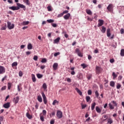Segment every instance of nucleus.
Here are the masks:
<instances>
[{"label": "nucleus", "mask_w": 124, "mask_h": 124, "mask_svg": "<svg viewBox=\"0 0 124 124\" xmlns=\"http://www.w3.org/2000/svg\"><path fill=\"white\" fill-rule=\"evenodd\" d=\"M55 115H56V112H55V111H53L49 114V116L50 118H53V117H54Z\"/></svg>", "instance_id": "obj_34"}, {"label": "nucleus", "mask_w": 124, "mask_h": 124, "mask_svg": "<svg viewBox=\"0 0 124 124\" xmlns=\"http://www.w3.org/2000/svg\"><path fill=\"white\" fill-rule=\"evenodd\" d=\"M30 1L29 0H23V2L26 3L27 5H30Z\"/></svg>", "instance_id": "obj_41"}, {"label": "nucleus", "mask_w": 124, "mask_h": 124, "mask_svg": "<svg viewBox=\"0 0 124 124\" xmlns=\"http://www.w3.org/2000/svg\"><path fill=\"white\" fill-rule=\"evenodd\" d=\"M47 9L48 11H52V7H51V6H47Z\"/></svg>", "instance_id": "obj_46"}, {"label": "nucleus", "mask_w": 124, "mask_h": 124, "mask_svg": "<svg viewBox=\"0 0 124 124\" xmlns=\"http://www.w3.org/2000/svg\"><path fill=\"white\" fill-rule=\"evenodd\" d=\"M87 93L89 95H91L92 94V90H89Z\"/></svg>", "instance_id": "obj_55"}, {"label": "nucleus", "mask_w": 124, "mask_h": 124, "mask_svg": "<svg viewBox=\"0 0 124 124\" xmlns=\"http://www.w3.org/2000/svg\"><path fill=\"white\" fill-rule=\"evenodd\" d=\"M1 31H5L6 30V24L4 25H2V27L0 29Z\"/></svg>", "instance_id": "obj_30"}, {"label": "nucleus", "mask_w": 124, "mask_h": 124, "mask_svg": "<svg viewBox=\"0 0 124 124\" xmlns=\"http://www.w3.org/2000/svg\"><path fill=\"white\" fill-rule=\"evenodd\" d=\"M92 77L93 76L92 75H89L87 76V78L88 80H91V79H92Z\"/></svg>", "instance_id": "obj_43"}, {"label": "nucleus", "mask_w": 124, "mask_h": 124, "mask_svg": "<svg viewBox=\"0 0 124 124\" xmlns=\"http://www.w3.org/2000/svg\"><path fill=\"white\" fill-rule=\"evenodd\" d=\"M27 49L28 50H31V49H32V45L31 43L28 44L27 46Z\"/></svg>", "instance_id": "obj_21"}, {"label": "nucleus", "mask_w": 124, "mask_h": 124, "mask_svg": "<svg viewBox=\"0 0 124 124\" xmlns=\"http://www.w3.org/2000/svg\"><path fill=\"white\" fill-rule=\"evenodd\" d=\"M6 86H3L1 89V91H4V90H6Z\"/></svg>", "instance_id": "obj_60"}, {"label": "nucleus", "mask_w": 124, "mask_h": 124, "mask_svg": "<svg viewBox=\"0 0 124 124\" xmlns=\"http://www.w3.org/2000/svg\"><path fill=\"white\" fill-rule=\"evenodd\" d=\"M6 78H7V76H5L4 77V78H3L1 79L2 82H3V81H4V80H5L6 79Z\"/></svg>", "instance_id": "obj_57"}, {"label": "nucleus", "mask_w": 124, "mask_h": 124, "mask_svg": "<svg viewBox=\"0 0 124 124\" xmlns=\"http://www.w3.org/2000/svg\"><path fill=\"white\" fill-rule=\"evenodd\" d=\"M86 12L88 15H92L93 14V12H92V11H91V10L89 9L86 10Z\"/></svg>", "instance_id": "obj_20"}, {"label": "nucleus", "mask_w": 124, "mask_h": 124, "mask_svg": "<svg viewBox=\"0 0 124 124\" xmlns=\"http://www.w3.org/2000/svg\"><path fill=\"white\" fill-rule=\"evenodd\" d=\"M60 40H61V38L58 37L56 39L54 40L53 43L54 44H58L59 42H60Z\"/></svg>", "instance_id": "obj_15"}, {"label": "nucleus", "mask_w": 124, "mask_h": 124, "mask_svg": "<svg viewBox=\"0 0 124 124\" xmlns=\"http://www.w3.org/2000/svg\"><path fill=\"white\" fill-rule=\"evenodd\" d=\"M3 107L6 109H8L10 107V103L7 102L3 105Z\"/></svg>", "instance_id": "obj_12"}, {"label": "nucleus", "mask_w": 124, "mask_h": 124, "mask_svg": "<svg viewBox=\"0 0 124 124\" xmlns=\"http://www.w3.org/2000/svg\"><path fill=\"white\" fill-rule=\"evenodd\" d=\"M40 119L41 121L44 122V117H43V116H41V114L40 115Z\"/></svg>", "instance_id": "obj_45"}, {"label": "nucleus", "mask_w": 124, "mask_h": 124, "mask_svg": "<svg viewBox=\"0 0 124 124\" xmlns=\"http://www.w3.org/2000/svg\"><path fill=\"white\" fill-rule=\"evenodd\" d=\"M112 76H113V80H115V79H116V78H117V77H118V75H116L115 72H113L112 73Z\"/></svg>", "instance_id": "obj_32"}, {"label": "nucleus", "mask_w": 124, "mask_h": 124, "mask_svg": "<svg viewBox=\"0 0 124 124\" xmlns=\"http://www.w3.org/2000/svg\"><path fill=\"white\" fill-rule=\"evenodd\" d=\"M42 95L43 98L44 103L45 104H47V98L46 97V96L44 92L42 93Z\"/></svg>", "instance_id": "obj_8"}, {"label": "nucleus", "mask_w": 124, "mask_h": 124, "mask_svg": "<svg viewBox=\"0 0 124 124\" xmlns=\"http://www.w3.org/2000/svg\"><path fill=\"white\" fill-rule=\"evenodd\" d=\"M95 110H96L97 113H101V109H100V108H99V107H96Z\"/></svg>", "instance_id": "obj_29"}, {"label": "nucleus", "mask_w": 124, "mask_h": 124, "mask_svg": "<svg viewBox=\"0 0 124 124\" xmlns=\"http://www.w3.org/2000/svg\"><path fill=\"white\" fill-rule=\"evenodd\" d=\"M14 99L15 104H17V103L19 102V96H16V98H14Z\"/></svg>", "instance_id": "obj_19"}, {"label": "nucleus", "mask_w": 124, "mask_h": 124, "mask_svg": "<svg viewBox=\"0 0 124 124\" xmlns=\"http://www.w3.org/2000/svg\"><path fill=\"white\" fill-rule=\"evenodd\" d=\"M15 25L14 24H11V22L8 21L7 22V27L9 30H12L14 28H15Z\"/></svg>", "instance_id": "obj_2"}, {"label": "nucleus", "mask_w": 124, "mask_h": 124, "mask_svg": "<svg viewBox=\"0 0 124 124\" xmlns=\"http://www.w3.org/2000/svg\"><path fill=\"white\" fill-rule=\"evenodd\" d=\"M113 124V120H112V118H108V119L107 124Z\"/></svg>", "instance_id": "obj_26"}, {"label": "nucleus", "mask_w": 124, "mask_h": 124, "mask_svg": "<svg viewBox=\"0 0 124 124\" xmlns=\"http://www.w3.org/2000/svg\"><path fill=\"white\" fill-rule=\"evenodd\" d=\"M52 26L53 27V28H57V24L56 23H52Z\"/></svg>", "instance_id": "obj_64"}, {"label": "nucleus", "mask_w": 124, "mask_h": 124, "mask_svg": "<svg viewBox=\"0 0 124 124\" xmlns=\"http://www.w3.org/2000/svg\"><path fill=\"white\" fill-rule=\"evenodd\" d=\"M41 62H42L43 63H44L45 62H47V60H46V59L45 58H43L42 59V61H41Z\"/></svg>", "instance_id": "obj_42"}, {"label": "nucleus", "mask_w": 124, "mask_h": 124, "mask_svg": "<svg viewBox=\"0 0 124 124\" xmlns=\"http://www.w3.org/2000/svg\"><path fill=\"white\" fill-rule=\"evenodd\" d=\"M75 51L76 53H77V55L78 56V57H80V58H82L83 57V53L81 52V51H80V49L76 48Z\"/></svg>", "instance_id": "obj_4"}, {"label": "nucleus", "mask_w": 124, "mask_h": 124, "mask_svg": "<svg viewBox=\"0 0 124 124\" xmlns=\"http://www.w3.org/2000/svg\"><path fill=\"white\" fill-rule=\"evenodd\" d=\"M5 73V68L2 66H0V74H3Z\"/></svg>", "instance_id": "obj_10"}, {"label": "nucleus", "mask_w": 124, "mask_h": 124, "mask_svg": "<svg viewBox=\"0 0 124 124\" xmlns=\"http://www.w3.org/2000/svg\"><path fill=\"white\" fill-rule=\"evenodd\" d=\"M59 65V64H58V63L55 62L53 64L52 67L54 69V70H57V69H58V66Z\"/></svg>", "instance_id": "obj_14"}, {"label": "nucleus", "mask_w": 124, "mask_h": 124, "mask_svg": "<svg viewBox=\"0 0 124 124\" xmlns=\"http://www.w3.org/2000/svg\"><path fill=\"white\" fill-rule=\"evenodd\" d=\"M122 79H123V76H119V77L118 78V80H119V81H121Z\"/></svg>", "instance_id": "obj_58"}, {"label": "nucleus", "mask_w": 124, "mask_h": 124, "mask_svg": "<svg viewBox=\"0 0 124 124\" xmlns=\"http://www.w3.org/2000/svg\"><path fill=\"white\" fill-rule=\"evenodd\" d=\"M17 65H18V63L17 62H14L12 64V67H14V66H17Z\"/></svg>", "instance_id": "obj_33"}, {"label": "nucleus", "mask_w": 124, "mask_h": 124, "mask_svg": "<svg viewBox=\"0 0 124 124\" xmlns=\"http://www.w3.org/2000/svg\"><path fill=\"white\" fill-rule=\"evenodd\" d=\"M33 59L34 61H37V60H38V57H37V56H36V55H35V56H34Z\"/></svg>", "instance_id": "obj_50"}, {"label": "nucleus", "mask_w": 124, "mask_h": 124, "mask_svg": "<svg viewBox=\"0 0 124 124\" xmlns=\"http://www.w3.org/2000/svg\"><path fill=\"white\" fill-rule=\"evenodd\" d=\"M111 103H112L113 105L111 103H109L108 106L111 110H113V109H115V107L114 106L117 107V106H118V104L117 103V102L115 101H112Z\"/></svg>", "instance_id": "obj_1"}, {"label": "nucleus", "mask_w": 124, "mask_h": 124, "mask_svg": "<svg viewBox=\"0 0 124 124\" xmlns=\"http://www.w3.org/2000/svg\"><path fill=\"white\" fill-rule=\"evenodd\" d=\"M7 85L8 90H10V89H11V87H12V83H11V82H8Z\"/></svg>", "instance_id": "obj_31"}, {"label": "nucleus", "mask_w": 124, "mask_h": 124, "mask_svg": "<svg viewBox=\"0 0 124 124\" xmlns=\"http://www.w3.org/2000/svg\"><path fill=\"white\" fill-rule=\"evenodd\" d=\"M95 71L96 74H100L101 71H102V69H101V67L96 66L95 67Z\"/></svg>", "instance_id": "obj_3"}, {"label": "nucleus", "mask_w": 124, "mask_h": 124, "mask_svg": "<svg viewBox=\"0 0 124 124\" xmlns=\"http://www.w3.org/2000/svg\"><path fill=\"white\" fill-rule=\"evenodd\" d=\"M70 17V14L69 13H68L63 16V18L65 20H68Z\"/></svg>", "instance_id": "obj_16"}, {"label": "nucleus", "mask_w": 124, "mask_h": 124, "mask_svg": "<svg viewBox=\"0 0 124 124\" xmlns=\"http://www.w3.org/2000/svg\"><path fill=\"white\" fill-rule=\"evenodd\" d=\"M81 66L83 67V69L87 67V65L85 63H82L81 64Z\"/></svg>", "instance_id": "obj_49"}, {"label": "nucleus", "mask_w": 124, "mask_h": 124, "mask_svg": "<svg viewBox=\"0 0 124 124\" xmlns=\"http://www.w3.org/2000/svg\"><path fill=\"white\" fill-rule=\"evenodd\" d=\"M101 32L103 33H105V32L106 31V28L104 26H102V29L101 30Z\"/></svg>", "instance_id": "obj_24"}, {"label": "nucleus", "mask_w": 124, "mask_h": 124, "mask_svg": "<svg viewBox=\"0 0 124 124\" xmlns=\"http://www.w3.org/2000/svg\"><path fill=\"white\" fill-rule=\"evenodd\" d=\"M50 124H55V120H51L50 122Z\"/></svg>", "instance_id": "obj_63"}, {"label": "nucleus", "mask_w": 124, "mask_h": 124, "mask_svg": "<svg viewBox=\"0 0 124 124\" xmlns=\"http://www.w3.org/2000/svg\"><path fill=\"white\" fill-rule=\"evenodd\" d=\"M120 33H121V34H123V33H124V29H121Z\"/></svg>", "instance_id": "obj_59"}, {"label": "nucleus", "mask_w": 124, "mask_h": 124, "mask_svg": "<svg viewBox=\"0 0 124 124\" xmlns=\"http://www.w3.org/2000/svg\"><path fill=\"white\" fill-rule=\"evenodd\" d=\"M26 117L29 119V120H31V119H32V116H31L29 112H27L26 113Z\"/></svg>", "instance_id": "obj_25"}, {"label": "nucleus", "mask_w": 124, "mask_h": 124, "mask_svg": "<svg viewBox=\"0 0 124 124\" xmlns=\"http://www.w3.org/2000/svg\"><path fill=\"white\" fill-rule=\"evenodd\" d=\"M111 30L110 29V28H108L107 30V35L108 36V37H110V36H111Z\"/></svg>", "instance_id": "obj_13"}, {"label": "nucleus", "mask_w": 124, "mask_h": 124, "mask_svg": "<svg viewBox=\"0 0 124 124\" xmlns=\"http://www.w3.org/2000/svg\"><path fill=\"white\" fill-rule=\"evenodd\" d=\"M77 77L79 79V80H82L83 79V75L80 73L77 75Z\"/></svg>", "instance_id": "obj_17"}, {"label": "nucleus", "mask_w": 124, "mask_h": 124, "mask_svg": "<svg viewBox=\"0 0 124 124\" xmlns=\"http://www.w3.org/2000/svg\"><path fill=\"white\" fill-rule=\"evenodd\" d=\"M62 16H63V14L62 13L58 15L57 17L58 18H61V17H62Z\"/></svg>", "instance_id": "obj_52"}, {"label": "nucleus", "mask_w": 124, "mask_h": 124, "mask_svg": "<svg viewBox=\"0 0 124 124\" xmlns=\"http://www.w3.org/2000/svg\"><path fill=\"white\" fill-rule=\"evenodd\" d=\"M31 78L32 82H35L36 81V78H35V76L34 74H31Z\"/></svg>", "instance_id": "obj_22"}, {"label": "nucleus", "mask_w": 124, "mask_h": 124, "mask_svg": "<svg viewBox=\"0 0 124 124\" xmlns=\"http://www.w3.org/2000/svg\"><path fill=\"white\" fill-rule=\"evenodd\" d=\"M56 104H59V101L57 100H54L52 103V105H56Z\"/></svg>", "instance_id": "obj_38"}, {"label": "nucleus", "mask_w": 124, "mask_h": 124, "mask_svg": "<svg viewBox=\"0 0 124 124\" xmlns=\"http://www.w3.org/2000/svg\"><path fill=\"white\" fill-rule=\"evenodd\" d=\"M113 5L112 4H109L107 8V9H108V11L109 12H113Z\"/></svg>", "instance_id": "obj_7"}, {"label": "nucleus", "mask_w": 124, "mask_h": 124, "mask_svg": "<svg viewBox=\"0 0 124 124\" xmlns=\"http://www.w3.org/2000/svg\"><path fill=\"white\" fill-rule=\"evenodd\" d=\"M18 74H19V77H22V76H23V72H22L21 71H20L19 72Z\"/></svg>", "instance_id": "obj_53"}, {"label": "nucleus", "mask_w": 124, "mask_h": 124, "mask_svg": "<svg viewBox=\"0 0 124 124\" xmlns=\"http://www.w3.org/2000/svg\"><path fill=\"white\" fill-rule=\"evenodd\" d=\"M37 100L39 102H42V97H41V95H38L37 96Z\"/></svg>", "instance_id": "obj_28"}, {"label": "nucleus", "mask_w": 124, "mask_h": 124, "mask_svg": "<svg viewBox=\"0 0 124 124\" xmlns=\"http://www.w3.org/2000/svg\"><path fill=\"white\" fill-rule=\"evenodd\" d=\"M75 90L79 94V95H82V92L80 90L78 89V88H76Z\"/></svg>", "instance_id": "obj_23"}, {"label": "nucleus", "mask_w": 124, "mask_h": 124, "mask_svg": "<svg viewBox=\"0 0 124 124\" xmlns=\"http://www.w3.org/2000/svg\"><path fill=\"white\" fill-rule=\"evenodd\" d=\"M110 87H112V88H114V87H115V82L110 81Z\"/></svg>", "instance_id": "obj_35"}, {"label": "nucleus", "mask_w": 124, "mask_h": 124, "mask_svg": "<svg viewBox=\"0 0 124 124\" xmlns=\"http://www.w3.org/2000/svg\"><path fill=\"white\" fill-rule=\"evenodd\" d=\"M95 95L96 97H98V96H99V93H98V92H97V91H96L95 92Z\"/></svg>", "instance_id": "obj_44"}, {"label": "nucleus", "mask_w": 124, "mask_h": 124, "mask_svg": "<svg viewBox=\"0 0 124 124\" xmlns=\"http://www.w3.org/2000/svg\"><path fill=\"white\" fill-rule=\"evenodd\" d=\"M121 87H122V85H121V84L119 83H117L116 85V88L117 89V90L121 89Z\"/></svg>", "instance_id": "obj_36"}, {"label": "nucleus", "mask_w": 124, "mask_h": 124, "mask_svg": "<svg viewBox=\"0 0 124 124\" xmlns=\"http://www.w3.org/2000/svg\"><path fill=\"white\" fill-rule=\"evenodd\" d=\"M16 5L17 7H18L19 9H20V8H22L23 10H26V6L24 5L23 4H22L20 3H17Z\"/></svg>", "instance_id": "obj_5"}, {"label": "nucleus", "mask_w": 124, "mask_h": 124, "mask_svg": "<svg viewBox=\"0 0 124 124\" xmlns=\"http://www.w3.org/2000/svg\"><path fill=\"white\" fill-rule=\"evenodd\" d=\"M87 107V105H81V109H85Z\"/></svg>", "instance_id": "obj_51"}, {"label": "nucleus", "mask_w": 124, "mask_h": 124, "mask_svg": "<svg viewBox=\"0 0 124 124\" xmlns=\"http://www.w3.org/2000/svg\"><path fill=\"white\" fill-rule=\"evenodd\" d=\"M95 105H96L95 102H94V103L92 104L91 109H92V111L94 110V108L95 107Z\"/></svg>", "instance_id": "obj_27"}, {"label": "nucleus", "mask_w": 124, "mask_h": 124, "mask_svg": "<svg viewBox=\"0 0 124 124\" xmlns=\"http://www.w3.org/2000/svg\"><path fill=\"white\" fill-rule=\"evenodd\" d=\"M120 55H121V57L124 56V49H122L121 50Z\"/></svg>", "instance_id": "obj_37"}, {"label": "nucleus", "mask_w": 124, "mask_h": 124, "mask_svg": "<svg viewBox=\"0 0 124 124\" xmlns=\"http://www.w3.org/2000/svg\"><path fill=\"white\" fill-rule=\"evenodd\" d=\"M98 23L97 25L98 28H99L100 27H102V26L104 24V20L103 19H98Z\"/></svg>", "instance_id": "obj_6"}, {"label": "nucleus", "mask_w": 124, "mask_h": 124, "mask_svg": "<svg viewBox=\"0 0 124 124\" xmlns=\"http://www.w3.org/2000/svg\"><path fill=\"white\" fill-rule=\"evenodd\" d=\"M9 8L11 9V10H13L14 11H15V10H19V7L17 6H11L9 7Z\"/></svg>", "instance_id": "obj_11"}, {"label": "nucleus", "mask_w": 124, "mask_h": 124, "mask_svg": "<svg viewBox=\"0 0 124 124\" xmlns=\"http://www.w3.org/2000/svg\"><path fill=\"white\" fill-rule=\"evenodd\" d=\"M56 115L57 118L59 119H62V112L60 110L57 111Z\"/></svg>", "instance_id": "obj_9"}, {"label": "nucleus", "mask_w": 124, "mask_h": 124, "mask_svg": "<svg viewBox=\"0 0 124 124\" xmlns=\"http://www.w3.org/2000/svg\"><path fill=\"white\" fill-rule=\"evenodd\" d=\"M28 24H30V21H23L22 23H21V26H27Z\"/></svg>", "instance_id": "obj_18"}, {"label": "nucleus", "mask_w": 124, "mask_h": 124, "mask_svg": "<svg viewBox=\"0 0 124 124\" xmlns=\"http://www.w3.org/2000/svg\"><path fill=\"white\" fill-rule=\"evenodd\" d=\"M43 88L44 90H46V89H47V85H46V83H44L43 84Z\"/></svg>", "instance_id": "obj_47"}, {"label": "nucleus", "mask_w": 124, "mask_h": 124, "mask_svg": "<svg viewBox=\"0 0 124 124\" xmlns=\"http://www.w3.org/2000/svg\"><path fill=\"white\" fill-rule=\"evenodd\" d=\"M62 13L63 14V15H64V14H68V10H65L63 11Z\"/></svg>", "instance_id": "obj_56"}, {"label": "nucleus", "mask_w": 124, "mask_h": 124, "mask_svg": "<svg viewBox=\"0 0 124 124\" xmlns=\"http://www.w3.org/2000/svg\"><path fill=\"white\" fill-rule=\"evenodd\" d=\"M86 99L87 102H89L90 100H91V97H90V96H86Z\"/></svg>", "instance_id": "obj_40"}, {"label": "nucleus", "mask_w": 124, "mask_h": 124, "mask_svg": "<svg viewBox=\"0 0 124 124\" xmlns=\"http://www.w3.org/2000/svg\"><path fill=\"white\" fill-rule=\"evenodd\" d=\"M37 78H38V79H40L41 78H42L43 77V75L40 74H37Z\"/></svg>", "instance_id": "obj_39"}, {"label": "nucleus", "mask_w": 124, "mask_h": 124, "mask_svg": "<svg viewBox=\"0 0 124 124\" xmlns=\"http://www.w3.org/2000/svg\"><path fill=\"white\" fill-rule=\"evenodd\" d=\"M61 53L60 52H56L54 54V57H57V56H59Z\"/></svg>", "instance_id": "obj_54"}, {"label": "nucleus", "mask_w": 124, "mask_h": 124, "mask_svg": "<svg viewBox=\"0 0 124 124\" xmlns=\"http://www.w3.org/2000/svg\"><path fill=\"white\" fill-rule=\"evenodd\" d=\"M67 81L68 82V83H71V79H70L69 78H67Z\"/></svg>", "instance_id": "obj_62"}, {"label": "nucleus", "mask_w": 124, "mask_h": 124, "mask_svg": "<svg viewBox=\"0 0 124 124\" xmlns=\"http://www.w3.org/2000/svg\"><path fill=\"white\" fill-rule=\"evenodd\" d=\"M46 110L45 109L43 110V114L44 115V116H45V115H46Z\"/></svg>", "instance_id": "obj_61"}, {"label": "nucleus", "mask_w": 124, "mask_h": 124, "mask_svg": "<svg viewBox=\"0 0 124 124\" xmlns=\"http://www.w3.org/2000/svg\"><path fill=\"white\" fill-rule=\"evenodd\" d=\"M47 22L48 23H53V22H54V20L53 19H48L47 20Z\"/></svg>", "instance_id": "obj_48"}]
</instances>
